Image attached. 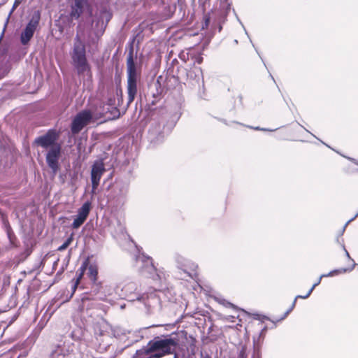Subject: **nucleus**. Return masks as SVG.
Masks as SVG:
<instances>
[{
    "label": "nucleus",
    "mask_w": 358,
    "mask_h": 358,
    "mask_svg": "<svg viewBox=\"0 0 358 358\" xmlns=\"http://www.w3.org/2000/svg\"><path fill=\"white\" fill-rule=\"evenodd\" d=\"M230 6L231 5L229 3L227 4V10H229L230 9Z\"/></svg>",
    "instance_id": "36"
},
{
    "label": "nucleus",
    "mask_w": 358,
    "mask_h": 358,
    "mask_svg": "<svg viewBox=\"0 0 358 358\" xmlns=\"http://www.w3.org/2000/svg\"><path fill=\"white\" fill-rule=\"evenodd\" d=\"M183 57H185V55H183ZM180 58H182L183 60H185V57H182V56H180Z\"/></svg>",
    "instance_id": "37"
},
{
    "label": "nucleus",
    "mask_w": 358,
    "mask_h": 358,
    "mask_svg": "<svg viewBox=\"0 0 358 358\" xmlns=\"http://www.w3.org/2000/svg\"><path fill=\"white\" fill-rule=\"evenodd\" d=\"M336 241H337V243L341 245V246L345 251V255L348 257V258L351 259L354 262V260L351 259L349 252H348V250H346V248L345 247L343 239L341 238V240H339V238H338Z\"/></svg>",
    "instance_id": "23"
},
{
    "label": "nucleus",
    "mask_w": 358,
    "mask_h": 358,
    "mask_svg": "<svg viewBox=\"0 0 358 358\" xmlns=\"http://www.w3.org/2000/svg\"><path fill=\"white\" fill-rule=\"evenodd\" d=\"M87 276L92 281V292L96 294H98V298L103 300L106 296L105 291L103 289H106V287H103L102 283L97 280L98 278V266L94 264H87Z\"/></svg>",
    "instance_id": "9"
},
{
    "label": "nucleus",
    "mask_w": 358,
    "mask_h": 358,
    "mask_svg": "<svg viewBox=\"0 0 358 358\" xmlns=\"http://www.w3.org/2000/svg\"><path fill=\"white\" fill-rule=\"evenodd\" d=\"M92 118V114L88 110H83L78 113L71 122V133L74 135L80 133L85 127L91 122Z\"/></svg>",
    "instance_id": "8"
},
{
    "label": "nucleus",
    "mask_w": 358,
    "mask_h": 358,
    "mask_svg": "<svg viewBox=\"0 0 358 358\" xmlns=\"http://www.w3.org/2000/svg\"><path fill=\"white\" fill-rule=\"evenodd\" d=\"M234 43L237 44L238 43V41L237 40H234Z\"/></svg>",
    "instance_id": "39"
},
{
    "label": "nucleus",
    "mask_w": 358,
    "mask_h": 358,
    "mask_svg": "<svg viewBox=\"0 0 358 358\" xmlns=\"http://www.w3.org/2000/svg\"><path fill=\"white\" fill-rule=\"evenodd\" d=\"M73 234H71V236L63 243L62 245H61L57 250L58 251H63L64 250H66L69 246V245L72 243L73 241Z\"/></svg>",
    "instance_id": "20"
},
{
    "label": "nucleus",
    "mask_w": 358,
    "mask_h": 358,
    "mask_svg": "<svg viewBox=\"0 0 358 358\" xmlns=\"http://www.w3.org/2000/svg\"><path fill=\"white\" fill-rule=\"evenodd\" d=\"M71 59L72 64L78 74H83L90 70V65L86 57L85 45L78 35H76L74 38Z\"/></svg>",
    "instance_id": "4"
},
{
    "label": "nucleus",
    "mask_w": 358,
    "mask_h": 358,
    "mask_svg": "<svg viewBox=\"0 0 358 358\" xmlns=\"http://www.w3.org/2000/svg\"><path fill=\"white\" fill-rule=\"evenodd\" d=\"M76 288H77V287H75V283H74L73 286V292H75Z\"/></svg>",
    "instance_id": "34"
},
{
    "label": "nucleus",
    "mask_w": 358,
    "mask_h": 358,
    "mask_svg": "<svg viewBox=\"0 0 358 358\" xmlns=\"http://www.w3.org/2000/svg\"><path fill=\"white\" fill-rule=\"evenodd\" d=\"M315 287H316V285L313 284V285L311 287V288H310L309 291L308 292V293L306 295H297L296 296V299H305L308 298Z\"/></svg>",
    "instance_id": "24"
},
{
    "label": "nucleus",
    "mask_w": 358,
    "mask_h": 358,
    "mask_svg": "<svg viewBox=\"0 0 358 358\" xmlns=\"http://www.w3.org/2000/svg\"><path fill=\"white\" fill-rule=\"evenodd\" d=\"M127 105H130L134 100L137 94V72L134 60V52L131 49L127 59Z\"/></svg>",
    "instance_id": "5"
},
{
    "label": "nucleus",
    "mask_w": 358,
    "mask_h": 358,
    "mask_svg": "<svg viewBox=\"0 0 358 358\" xmlns=\"http://www.w3.org/2000/svg\"><path fill=\"white\" fill-rule=\"evenodd\" d=\"M178 345L177 341L172 338H155L150 341L146 347L141 349L144 354L150 357L161 358L166 355L173 354Z\"/></svg>",
    "instance_id": "3"
},
{
    "label": "nucleus",
    "mask_w": 358,
    "mask_h": 358,
    "mask_svg": "<svg viewBox=\"0 0 358 358\" xmlns=\"http://www.w3.org/2000/svg\"><path fill=\"white\" fill-rule=\"evenodd\" d=\"M174 358H178L176 354H175Z\"/></svg>",
    "instance_id": "38"
},
{
    "label": "nucleus",
    "mask_w": 358,
    "mask_h": 358,
    "mask_svg": "<svg viewBox=\"0 0 358 358\" xmlns=\"http://www.w3.org/2000/svg\"><path fill=\"white\" fill-rule=\"evenodd\" d=\"M357 217H358V213H357L352 218H351L350 220H349L345 224V225L343 227V228L341 229L339 234H338V236L337 237V239L339 238L340 239V236H342L343 234H344L345 231V229L347 227V226L349 224V223H350L352 221H353Z\"/></svg>",
    "instance_id": "21"
},
{
    "label": "nucleus",
    "mask_w": 358,
    "mask_h": 358,
    "mask_svg": "<svg viewBox=\"0 0 358 358\" xmlns=\"http://www.w3.org/2000/svg\"><path fill=\"white\" fill-rule=\"evenodd\" d=\"M19 3H20V1L18 0H15L14 5L10 12V15L13 12V10L15 9V8L18 6Z\"/></svg>",
    "instance_id": "30"
},
{
    "label": "nucleus",
    "mask_w": 358,
    "mask_h": 358,
    "mask_svg": "<svg viewBox=\"0 0 358 358\" xmlns=\"http://www.w3.org/2000/svg\"><path fill=\"white\" fill-rule=\"evenodd\" d=\"M173 259L177 264V267L187 273L189 277L193 279L196 276L198 266L194 262L178 253L174 255Z\"/></svg>",
    "instance_id": "10"
},
{
    "label": "nucleus",
    "mask_w": 358,
    "mask_h": 358,
    "mask_svg": "<svg viewBox=\"0 0 358 358\" xmlns=\"http://www.w3.org/2000/svg\"><path fill=\"white\" fill-rule=\"evenodd\" d=\"M169 132V129L165 131V121L164 119L154 120L150 124L148 135L150 145L155 147L162 143L164 140L165 134Z\"/></svg>",
    "instance_id": "6"
},
{
    "label": "nucleus",
    "mask_w": 358,
    "mask_h": 358,
    "mask_svg": "<svg viewBox=\"0 0 358 358\" xmlns=\"http://www.w3.org/2000/svg\"><path fill=\"white\" fill-rule=\"evenodd\" d=\"M255 319L261 320L262 322H264V321L265 320H270V319L268 317H266V316H262V315H256L255 317Z\"/></svg>",
    "instance_id": "26"
},
{
    "label": "nucleus",
    "mask_w": 358,
    "mask_h": 358,
    "mask_svg": "<svg viewBox=\"0 0 358 358\" xmlns=\"http://www.w3.org/2000/svg\"><path fill=\"white\" fill-rule=\"evenodd\" d=\"M112 18V13L108 11L106 9L101 10L99 19L97 21V24H101V27L102 29H105L108 23V22Z\"/></svg>",
    "instance_id": "16"
},
{
    "label": "nucleus",
    "mask_w": 358,
    "mask_h": 358,
    "mask_svg": "<svg viewBox=\"0 0 358 358\" xmlns=\"http://www.w3.org/2000/svg\"><path fill=\"white\" fill-rule=\"evenodd\" d=\"M91 202L86 201L85 202L80 208L78 210V213L75 216L73 223L71 224V227L74 229H77L80 227L86 221L90 210H91Z\"/></svg>",
    "instance_id": "14"
},
{
    "label": "nucleus",
    "mask_w": 358,
    "mask_h": 358,
    "mask_svg": "<svg viewBox=\"0 0 358 358\" xmlns=\"http://www.w3.org/2000/svg\"><path fill=\"white\" fill-rule=\"evenodd\" d=\"M41 16V14L39 10H36L31 14L28 23L20 34V42L22 45L28 44L33 38L39 25Z\"/></svg>",
    "instance_id": "7"
},
{
    "label": "nucleus",
    "mask_w": 358,
    "mask_h": 358,
    "mask_svg": "<svg viewBox=\"0 0 358 358\" xmlns=\"http://www.w3.org/2000/svg\"><path fill=\"white\" fill-rule=\"evenodd\" d=\"M296 298L294 299V301L292 302V304L291 306V307L289 308H288V310L284 313L283 316L280 318L278 321H281L282 320H284L285 318L287 317V316L289 314V313L294 309V308L296 306Z\"/></svg>",
    "instance_id": "22"
},
{
    "label": "nucleus",
    "mask_w": 358,
    "mask_h": 358,
    "mask_svg": "<svg viewBox=\"0 0 358 358\" xmlns=\"http://www.w3.org/2000/svg\"><path fill=\"white\" fill-rule=\"evenodd\" d=\"M257 358H259V357H257Z\"/></svg>",
    "instance_id": "40"
},
{
    "label": "nucleus",
    "mask_w": 358,
    "mask_h": 358,
    "mask_svg": "<svg viewBox=\"0 0 358 358\" xmlns=\"http://www.w3.org/2000/svg\"><path fill=\"white\" fill-rule=\"evenodd\" d=\"M238 21L240 22V23L241 24L242 27H243L244 30H245V34L248 35V31H246V29H245L243 24L241 23V22L238 20Z\"/></svg>",
    "instance_id": "33"
},
{
    "label": "nucleus",
    "mask_w": 358,
    "mask_h": 358,
    "mask_svg": "<svg viewBox=\"0 0 358 358\" xmlns=\"http://www.w3.org/2000/svg\"><path fill=\"white\" fill-rule=\"evenodd\" d=\"M200 358H212L208 354H203L201 353V357Z\"/></svg>",
    "instance_id": "32"
},
{
    "label": "nucleus",
    "mask_w": 358,
    "mask_h": 358,
    "mask_svg": "<svg viewBox=\"0 0 358 358\" xmlns=\"http://www.w3.org/2000/svg\"><path fill=\"white\" fill-rule=\"evenodd\" d=\"M122 294L130 301H139L146 307L152 308L160 304V297L155 292L141 293L136 282H127L122 288Z\"/></svg>",
    "instance_id": "2"
},
{
    "label": "nucleus",
    "mask_w": 358,
    "mask_h": 358,
    "mask_svg": "<svg viewBox=\"0 0 358 358\" xmlns=\"http://www.w3.org/2000/svg\"><path fill=\"white\" fill-rule=\"evenodd\" d=\"M58 138L59 134L55 129H49L44 135L37 137L34 141V143L43 148H50L57 144V141Z\"/></svg>",
    "instance_id": "13"
},
{
    "label": "nucleus",
    "mask_w": 358,
    "mask_h": 358,
    "mask_svg": "<svg viewBox=\"0 0 358 358\" xmlns=\"http://www.w3.org/2000/svg\"><path fill=\"white\" fill-rule=\"evenodd\" d=\"M210 23V17L207 15L204 17V24L203 25V28L208 27Z\"/></svg>",
    "instance_id": "27"
},
{
    "label": "nucleus",
    "mask_w": 358,
    "mask_h": 358,
    "mask_svg": "<svg viewBox=\"0 0 358 358\" xmlns=\"http://www.w3.org/2000/svg\"><path fill=\"white\" fill-rule=\"evenodd\" d=\"M222 303L224 306H227V307H231V308H235V306L234 305H233L232 303H231L229 302L226 301L225 300H223V303Z\"/></svg>",
    "instance_id": "29"
},
{
    "label": "nucleus",
    "mask_w": 358,
    "mask_h": 358,
    "mask_svg": "<svg viewBox=\"0 0 358 358\" xmlns=\"http://www.w3.org/2000/svg\"><path fill=\"white\" fill-rule=\"evenodd\" d=\"M106 171L104 163L102 160L94 162L91 169L92 193L94 194L99 185L101 178Z\"/></svg>",
    "instance_id": "12"
},
{
    "label": "nucleus",
    "mask_w": 358,
    "mask_h": 358,
    "mask_svg": "<svg viewBox=\"0 0 358 358\" xmlns=\"http://www.w3.org/2000/svg\"><path fill=\"white\" fill-rule=\"evenodd\" d=\"M352 268H339V269H335V270H333V271L329 272L327 274H322V276L332 277V276H334V275H339V274H341V273H346L348 271H351L352 270Z\"/></svg>",
    "instance_id": "18"
},
{
    "label": "nucleus",
    "mask_w": 358,
    "mask_h": 358,
    "mask_svg": "<svg viewBox=\"0 0 358 358\" xmlns=\"http://www.w3.org/2000/svg\"><path fill=\"white\" fill-rule=\"evenodd\" d=\"M266 331H267V327L264 326L262 329L260 333L259 334V336L257 337L253 338V341L255 345H258L261 342V341L264 339Z\"/></svg>",
    "instance_id": "19"
},
{
    "label": "nucleus",
    "mask_w": 358,
    "mask_h": 358,
    "mask_svg": "<svg viewBox=\"0 0 358 358\" xmlns=\"http://www.w3.org/2000/svg\"><path fill=\"white\" fill-rule=\"evenodd\" d=\"M252 128L255 129V130H258V131H273L276 130V129H266V128H261L259 127H252Z\"/></svg>",
    "instance_id": "28"
},
{
    "label": "nucleus",
    "mask_w": 358,
    "mask_h": 358,
    "mask_svg": "<svg viewBox=\"0 0 358 358\" xmlns=\"http://www.w3.org/2000/svg\"><path fill=\"white\" fill-rule=\"evenodd\" d=\"M61 145L57 144L51 147L46 153V163L54 174H56L59 169V160L61 156Z\"/></svg>",
    "instance_id": "11"
},
{
    "label": "nucleus",
    "mask_w": 358,
    "mask_h": 358,
    "mask_svg": "<svg viewBox=\"0 0 358 358\" xmlns=\"http://www.w3.org/2000/svg\"><path fill=\"white\" fill-rule=\"evenodd\" d=\"M352 161H353L356 164L358 165V162H357L355 159H350Z\"/></svg>",
    "instance_id": "35"
},
{
    "label": "nucleus",
    "mask_w": 358,
    "mask_h": 358,
    "mask_svg": "<svg viewBox=\"0 0 358 358\" xmlns=\"http://www.w3.org/2000/svg\"><path fill=\"white\" fill-rule=\"evenodd\" d=\"M322 278H326V277L325 276H322V275H321L320 276V278H318V280L316 281V282L314 283L315 285H316V287L320 284L321 280H322Z\"/></svg>",
    "instance_id": "31"
},
{
    "label": "nucleus",
    "mask_w": 358,
    "mask_h": 358,
    "mask_svg": "<svg viewBox=\"0 0 358 358\" xmlns=\"http://www.w3.org/2000/svg\"><path fill=\"white\" fill-rule=\"evenodd\" d=\"M315 287H316V285L313 284V285L311 287V288H310L309 291L308 292V293L306 295H297L296 296V299H305L308 298Z\"/></svg>",
    "instance_id": "25"
},
{
    "label": "nucleus",
    "mask_w": 358,
    "mask_h": 358,
    "mask_svg": "<svg viewBox=\"0 0 358 358\" xmlns=\"http://www.w3.org/2000/svg\"><path fill=\"white\" fill-rule=\"evenodd\" d=\"M87 261H85L83 263V264L81 265V266L80 267L78 271H80V273H78V272H77V279L75 282V287H77L81 280V278H83V275L85 273V271H86L87 269Z\"/></svg>",
    "instance_id": "17"
},
{
    "label": "nucleus",
    "mask_w": 358,
    "mask_h": 358,
    "mask_svg": "<svg viewBox=\"0 0 358 358\" xmlns=\"http://www.w3.org/2000/svg\"><path fill=\"white\" fill-rule=\"evenodd\" d=\"M136 266L142 275L152 278L158 286L154 292H161L168 289L169 274L164 268H156L152 259L143 254L136 257ZM159 296L157 294H156Z\"/></svg>",
    "instance_id": "1"
},
{
    "label": "nucleus",
    "mask_w": 358,
    "mask_h": 358,
    "mask_svg": "<svg viewBox=\"0 0 358 358\" xmlns=\"http://www.w3.org/2000/svg\"><path fill=\"white\" fill-rule=\"evenodd\" d=\"M87 4V0H73V3L71 5L70 17L74 20L79 19L84 13Z\"/></svg>",
    "instance_id": "15"
}]
</instances>
